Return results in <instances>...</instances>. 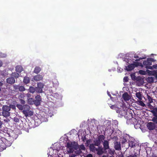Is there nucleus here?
Instances as JSON below:
<instances>
[{"label": "nucleus", "mask_w": 157, "mask_h": 157, "mask_svg": "<svg viewBox=\"0 0 157 157\" xmlns=\"http://www.w3.org/2000/svg\"><path fill=\"white\" fill-rule=\"evenodd\" d=\"M128 138H127V136H124L123 139L122 141V144H124L128 140Z\"/></svg>", "instance_id": "30"}, {"label": "nucleus", "mask_w": 157, "mask_h": 157, "mask_svg": "<svg viewBox=\"0 0 157 157\" xmlns=\"http://www.w3.org/2000/svg\"><path fill=\"white\" fill-rule=\"evenodd\" d=\"M97 151V153L98 155H101L103 153V148L101 147H98L95 149Z\"/></svg>", "instance_id": "13"}, {"label": "nucleus", "mask_w": 157, "mask_h": 157, "mask_svg": "<svg viewBox=\"0 0 157 157\" xmlns=\"http://www.w3.org/2000/svg\"><path fill=\"white\" fill-rule=\"evenodd\" d=\"M103 147L105 150L108 149L109 148V142L107 140H104L103 144Z\"/></svg>", "instance_id": "10"}, {"label": "nucleus", "mask_w": 157, "mask_h": 157, "mask_svg": "<svg viewBox=\"0 0 157 157\" xmlns=\"http://www.w3.org/2000/svg\"><path fill=\"white\" fill-rule=\"evenodd\" d=\"M110 108L112 109H115V110L116 109H117V108L116 107V105H111L110 106Z\"/></svg>", "instance_id": "42"}, {"label": "nucleus", "mask_w": 157, "mask_h": 157, "mask_svg": "<svg viewBox=\"0 0 157 157\" xmlns=\"http://www.w3.org/2000/svg\"><path fill=\"white\" fill-rule=\"evenodd\" d=\"M147 127L149 130H154L155 127L154 123L152 122H148L147 124Z\"/></svg>", "instance_id": "6"}, {"label": "nucleus", "mask_w": 157, "mask_h": 157, "mask_svg": "<svg viewBox=\"0 0 157 157\" xmlns=\"http://www.w3.org/2000/svg\"><path fill=\"white\" fill-rule=\"evenodd\" d=\"M19 101L20 103L24 105L25 103V101L22 99H19Z\"/></svg>", "instance_id": "37"}, {"label": "nucleus", "mask_w": 157, "mask_h": 157, "mask_svg": "<svg viewBox=\"0 0 157 157\" xmlns=\"http://www.w3.org/2000/svg\"><path fill=\"white\" fill-rule=\"evenodd\" d=\"M138 102L139 104L142 106L144 107L145 106V105L144 104V102L141 101V100H140Z\"/></svg>", "instance_id": "32"}, {"label": "nucleus", "mask_w": 157, "mask_h": 157, "mask_svg": "<svg viewBox=\"0 0 157 157\" xmlns=\"http://www.w3.org/2000/svg\"><path fill=\"white\" fill-rule=\"evenodd\" d=\"M128 144L129 146L131 147H136V146L139 147V144L135 141L129 140Z\"/></svg>", "instance_id": "7"}, {"label": "nucleus", "mask_w": 157, "mask_h": 157, "mask_svg": "<svg viewBox=\"0 0 157 157\" xmlns=\"http://www.w3.org/2000/svg\"><path fill=\"white\" fill-rule=\"evenodd\" d=\"M20 97H21V98H23L24 97V95L23 94H21L20 96Z\"/></svg>", "instance_id": "52"}, {"label": "nucleus", "mask_w": 157, "mask_h": 157, "mask_svg": "<svg viewBox=\"0 0 157 157\" xmlns=\"http://www.w3.org/2000/svg\"><path fill=\"white\" fill-rule=\"evenodd\" d=\"M152 121L154 122L157 124V116L154 117L152 118Z\"/></svg>", "instance_id": "33"}, {"label": "nucleus", "mask_w": 157, "mask_h": 157, "mask_svg": "<svg viewBox=\"0 0 157 157\" xmlns=\"http://www.w3.org/2000/svg\"><path fill=\"white\" fill-rule=\"evenodd\" d=\"M94 142L95 145L98 147L100 146L101 144V142L98 139L94 141Z\"/></svg>", "instance_id": "20"}, {"label": "nucleus", "mask_w": 157, "mask_h": 157, "mask_svg": "<svg viewBox=\"0 0 157 157\" xmlns=\"http://www.w3.org/2000/svg\"><path fill=\"white\" fill-rule=\"evenodd\" d=\"M105 138V137L103 135H100L98 137V139L99 140V141L101 142H102L103 140H104Z\"/></svg>", "instance_id": "25"}, {"label": "nucleus", "mask_w": 157, "mask_h": 157, "mask_svg": "<svg viewBox=\"0 0 157 157\" xmlns=\"http://www.w3.org/2000/svg\"><path fill=\"white\" fill-rule=\"evenodd\" d=\"M152 72H153V75H154V74L156 75V78L157 79V73H156V72L155 71H152Z\"/></svg>", "instance_id": "49"}, {"label": "nucleus", "mask_w": 157, "mask_h": 157, "mask_svg": "<svg viewBox=\"0 0 157 157\" xmlns=\"http://www.w3.org/2000/svg\"><path fill=\"white\" fill-rule=\"evenodd\" d=\"M29 91L30 92L33 94L36 91V88H34L33 86H30L29 89Z\"/></svg>", "instance_id": "24"}, {"label": "nucleus", "mask_w": 157, "mask_h": 157, "mask_svg": "<svg viewBox=\"0 0 157 157\" xmlns=\"http://www.w3.org/2000/svg\"><path fill=\"white\" fill-rule=\"evenodd\" d=\"M134 57L136 58H138L139 57L138 56H135Z\"/></svg>", "instance_id": "58"}, {"label": "nucleus", "mask_w": 157, "mask_h": 157, "mask_svg": "<svg viewBox=\"0 0 157 157\" xmlns=\"http://www.w3.org/2000/svg\"><path fill=\"white\" fill-rule=\"evenodd\" d=\"M126 112L124 110H121V113L120 114H119L120 116H124L126 114Z\"/></svg>", "instance_id": "31"}, {"label": "nucleus", "mask_w": 157, "mask_h": 157, "mask_svg": "<svg viewBox=\"0 0 157 157\" xmlns=\"http://www.w3.org/2000/svg\"><path fill=\"white\" fill-rule=\"evenodd\" d=\"M79 149L80 150H84L85 149V147L83 145H82L80 146Z\"/></svg>", "instance_id": "36"}, {"label": "nucleus", "mask_w": 157, "mask_h": 157, "mask_svg": "<svg viewBox=\"0 0 157 157\" xmlns=\"http://www.w3.org/2000/svg\"><path fill=\"white\" fill-rule=\"evenodd\" d=\"M75 153L79 155L82 153V151L81 150L79 149L78 150H77L75 151Z\"/></svg>", "instance_id": "39"}, {"label": "nucleus", "mask_w": 157, "mask_h": 157, "mask_svg": "<svg viewBox=\"0 0 157 157\" xmlns=\"http://www.w3.org/2000/svg\"><path fill=\"white\" fill-rule=\"evenodd\" d=\"M30 81V79L29 77H24L23 80V82L24 83L27 84Z\"/></svg>", "instance_id": "19"}, {"label": "nucleus", "mask_w": 157, "mask_h": 157, "mask_svg": "<svg viewBox=\"0 0 157 157\" xmlns=\"http://www.w3.org/2000/svg\"><path fill=\"white\" fill-rule=\"evenodd\" d=\"M7 145L10 146L11 145V144H10L9 145Z\"/></svg>", "instance_id": "60"}, {"label": "nucleus", "mask_w": 157, "mask_h": 157, "mask_svg": "<svg viewBox=\"0 0 157 157\" xmlns=\"http://www.w3.org/2000/svg\"><path fill=\"white\" fill-rule=\"evenodd\" d=\"M6 54L0 52V58H4L6 57Z\"/></svg>", "instance_id": "35"}, {"label": "nucleus", "mask_w": 157, "mask_h": 157, "mask_svg": "<svg viewBox=\"0 0 157 157\" xmlns=\"http://www.w3.org/2000/svg\"><path fill=\"white\" fill-rule=\"evenodd\" d=\"M136 96L140 100H141L142 99V94L140 92H137L136 93Z\"/></svg>", "instance_id": "22"}, {"label": "nucleus", "mask_w": 157, "mask_h": 157, "mask_svg": "<svg viewBox=\"0 0 157 157\" xmlns=\"http://www.w3.org/2000/svg\"><path fill=\"white\" fill-rule=\"evenodd\" d=\"M41 68L39 67H36L34 70V72L36 74H38L41 71Z\"/></svg>", "instance_id": "21"}, {"label": "nucleus", "mask_w": 157, "mask_h": 157, "mask_svg": "<svg viewBox=\"0 0 157 157\" xmlns=\"http://www.w3.org/2000/svg\"><path fill=\"white\" fill-rule=\"evenodd\" d=\"M13 87L14 89L15 90H17L18 89L19 86L17 85H14L13 86Z\"/></svg>", "instance_id": "43"}, {"label": "nucleus", "mask_w": 157, "mask_h": 157, "mask_svg": "<svg viewBox=\"0 0 157 157\" xmlns=\"http://www.w3.org/2000/svg\"><path fill=\"white\" fill-rule=\"evenodd\" d=\"M37 87H41V88H43L44 87V85L43 84L40 82L38 83L37 84Z\"/></svg>", "instance_id": "34"}, {"label": "nucleus", "mask_w": 157, "mask_h": 157, "mask_svg": "<svg viewBox=\"0 0 157 157\" xmlns=\"http://www.w3.org/2000/svg\"><path fill=\"white\" fill-rule=\"evenodd\" d=\"M2 62L0 60V67L2 66Z\"/></svg>", "instance_id": "53"}, {"label": "nucleus", "mask_w": 157, "mask_h": 157, "mask_svg": "<svg viewBox=\"0 0 157 157\" xmlns=\"http://www.w3.org/2000/svg\"><path fill=\"white\" fill-rule=\"evenodd\" d=\"M35 100H34V104L36 106H38L40 105L41 98L40 95H37L35 97Z\"/></svg>", "instance_id": "4"}, {"label": "nucleus", "mask_w": 157, "mask_h": 157, "mask_svg": "<svg viewBox=\"0 0 157 157\" xmlns=\"http://www.w3.org/2000/svg\"><path fill=\"white\" fill-rule=\"evenodd\" d=\"M144 72V71H142V70H140L139 71L140 73V74L141 73L143 75H144V74L142 73H141V72Z\"/></svg>", "instance_id": "55"}, {"label": "nucleus", "mask_w": 157, "mask_h": 157, "mask_svg": "<svg viewBox=\"0 0 157 157\" xmlns=\"http://www.w3.org/2000/svg\"><path fill=\"white\" fill-rule=\"evenodd\" d=\"M9 106L10 108V109H16V106L15 105H10Z\"/></svg>", "instance_id": "38"}, {"label": "nucleus", "mask_w": 157, "mask_h": 157, "mask_svg": "<svg viewBox=\"0 0 157 157\" xmlns=\"http://www.w3.org/2000/svg\"><path fill=\"white\" fill-rule=\"evenodd\" d=\"M94 146L95 145L94 144H91L90 145L89 147L91 151H94L95 150L96 148Z\"/></svg>", "instance_id": "26"}, {"label": "nucleus", "mask_w": 157, "mask_h": 157, "mask_svg": "<svg viewBox=\"0 0 157 157\" xmlns=\"http://www.w3.org/2000/svg\"><path fill=\"white\" fill-rule=\"evenodd\" d=\"M103 157H105V156H103Z\"/></svg>", "instance_id": "63"}, {"label": "nucleus", "mask_w": 157, "mask_h": 157, "mask_svg": "<svg viewBox=\"0 0 157 157\" xmlns=\"http://www.w3.org/2000/svg\"><path fill=\"white\" fill-rule=\"evenodd\" d=\"M31 94L29 93H27L26 94V96L28 98H30L31 97Z\"/></svg>", "instance_id": "48"}, {"label": "nucleus", "mask_w": 157, "mask_h": 157, "mask_svg": "<svg viewBox=\"0 0 157 157\" xmlns=\"http://www.w3.org/2000/svg\"><path fill=\"white\" fill-rule=\"evenodd\" d=\"M15 82L14 78L10 77L6 79V82L9 84L12 85L15 83Z\"/></svg>", "instance_id": "8"}, {"label": "nucleus", "mask_w": 157, "mask_h": 157, "mask_svg": "<svg viewBox=\"0 0 157 157\" xmlns=\"http://www.w3.org/2000/svg\"><path fill=\"white\" fill-rule=\"evenodd\" d=\"M14 121L15 122H19V120L18 118L16 117L14 118Z\"/></svg>", "instance_id": "46"}, {"label": "nucleus", "mask_w": 157, "mask_h": 157, "mask_svg": "<svg viewBox=\"0 0 157 157\" xmlns=\"http://www.w3.org/2000/svg\"><path fill=\"white\" fill-rule=\"evenodd\" d=\"M116 112L117 113H118L119 114H120L121 113V109H116Z\"/></svg>", "instance_id": "45"}, {"label": "nucleus", "mask_w": 157, "mask_h": 157, "mask_svg": "<svg viewBox=\"0 0 157 157\" xmlns=\"http://www.w3.org/2000/svg\"><path fill=\"white\" fill-rule=\"evenodd\" d=\"M131 76L132 78V80H135L136 76L135 75V74H131Z\"/></svg>", "instance_id": "41"}, {"label": "nucleus", "mask_w": 157, "mask_h": 157, "mask_svg": "<svg viewBox=\"0 0 157 157\" xmlns=\"http://www.w3.org/2000/svg\"><path fill=\"white\" fill-rule=\"evenodd\" d=\"M86 157H93V155L91 154H90L87 155Z\"/></svg>", "instance_id": "50"}, {"label": "nucleus", "mask_w": 157, "mask_h": 157, "mask_svg": "<svg viewBox=\"0 0 157 157\" xmlns=\"http://www.w3.org/2000/svg\"><path fill=\"white\" fill-rule=\"evenodd\" d=\"M126 70L128 71H131L134 68V64H131L128 66L127 67H126Z\"/></svg>", "instance_id": "14"}, {"label": "nucleus", "mask_w": 157, "mask_h": 157, "mask_svg": "<svg viewBox=\"0 0 157 157\" xmlns=\"http://www.w3.org/2000/svg\"><path fill=\"white\" fill-rule=\"evenodd\" d=\"M19 90L20 91H23L25 90V89L23 86H19L18 88Z\"/></svg>", "instance_id": "29"}, {"label": "nucleus", "mask_w": 157, "mask_h": 157, "mask_svg": "<svg viewBox=\"0 0 157 157\" xmlns=\"http://www.w3.org/2000/svg\"><path fill=\"white\" fill-rule=\"evenodd\" d=\"M42 91V89L41 87L40 88L37 87L36 88V91L37 93H41Z\"/></svg>", "instance_id": "27"}, {"label": "nucleus", "mask_w": 157, "mask_h": 157, "mask_svg": "<svg viewBox=\"0 0 157 157\" xmlns=\"http://www.w3.org/2000/svg\"><path fill=\"white\" fill-rule=\"evenodd\" d=\"M24 109L22 110V113L26 117L30 116H32L33 115V112L29 110L30 107L29 105L26 104L23 105Z\"/></svg>", "instance_id": "1"}, {"label": "nucleus", "mask_w": 157, "mask_h": 157, "mask_svg": "<svg viewBox=\"0 0 157 157\" xmlns=\"http://www.w3.org/2000/svg\"><path fill=\"white\" fill-rule=\"evenodd\" d=\"M2 124V122L1 121H0V128H1Z\"/></svg>", "instance_id": "54"}, {"label": "nucleus", "mask_w": 157, "mask_h": 157, "mask_svg": "<svg viewBox=\"0 0 157 157\" xmlns=\"http://www.w3.org/2000/svg\"><path fill=\"white\" fill-rule=\"evenodd\" d=\"M16 107L20 110H22L23 109V105L19 104H17L16 105Z\"/></svg>", "instance_id": "28"}, {"label": "nucleus", "mask_w": 157, "mask_h": 157, "mask_svg": "<svg viewBox=\"0 0 157 157\" xmlns=\"http://www.w3.org/2000/svg\"><path fill=\"white\" fill-rule=\"evenodd\" d=\"M43 77L41 75H38L34 77L33 79L34 80L36 81H39L42 80Z\"/></svg>", "instance_id": "12"}, {"label": "nucleus", "mask_w": 157, "mask_h": 157, "mask_svg": "<svg viewBox=\"0 0 157 157\" xmlns=\"http://www.w3.org/2000/svg\"><path fill=\"white\" fill-rule=\"evenodd\" d=\"M131 120H136V119L134 118H133L132 117V118L131 119Z\"/></svg>", "instance_id": "56"}, {"label": "nucleus", "mask_w": 157, "mask_h": 157, "mask_svg": "<svg viewBox=\"0 0 157 157\" xmlns=\"http://www.w3.org/2000/svg\"><path fill=\"white\" fill-rule=\"evenodd\" d=\"M78 147H67V150L68 152L69 153H73L74 150H77Z\"/></svg>", "instance_id": "15"}, {"label": "nucleus", "mask_w": 157, "mask_h": 157, "mask_svg": "<svg viewBox=\"0 0 157 157\" xmlns=\"http://www.w3.org/2000/svg\"><path fill=\"white\" fill-rule=\"evenodd\" d=\"M11 76L15 78H17L19 77V75L18 73L14 72L12 73Z\"/></svg>", "instance_id": "23"}, {"label": "nucleus", "mask_w": 157, "mask_h": 157, "mask_svg": "<svg viewBox=\"0 0 157 157\" xmlns=\"http://www.w3.org/2000/svg\"><path fill=\"white\" fill-rule=\"evenodd\" d=\"M115 121V123H117V124H118V122H117V121Z\"/></svg>", "instance_id": "59"}, {"label": "nucleus", "mask_w": 157, "mask_h": 157, "mask_svg": "<svg viewBox=\"0 0 157 157\" xmlns=\"http://www.w3.org/2000/svg\"><path fill=\"white\" fill-rule=\"evenodd\" d=\"M67 147H78V146L73 144L72 143H67Z\"/></svg>", "instance_id": "17"}, {"label": "nucleus", "mask_w": 157, "mask_h": 157, "mask_svg": "<svg viewBox=\"0 0 157 157\" xmlns=\"http://www.w3.org/2000/svg\"><path fill=\"white\" fill-rule=\"evenodd\" d=\"M148 80L150 81L151 82H152L154 81L153 78L152 77L148 78Z\"/></svg>", "instance_id": "47"}, {"label": "nucleus", "mask_w": 157, "mask_h": 157, "mask_svg": "<svg viewBox=\"0 0 157 157\" xmlns=\"http://www.w3.org/2000/svg\"><path fill=\"white\" fill-rule=\"evenodd\" d=\"M106 127L105 128V131H107L109 130V131L111 130V131L110 132V133L112 134L113 132V131L111 128V126L110 124H109V123H108L106 124Z\"/></svg>", "instance_id": "16"}, {"label": "nucleus", "mask_w": 157, "mask_h": 157, "mask_svg": "<svg viewBox=\"0 0 157 157\" xmlns=\"http://www.w3.org/2000/svg\"><path fill=\"white\" fill-rule=\"evenodd\" d=\"M122 97L125 101H128L131 98L130 97L127 92H125L122 95Z\"/></svg>", "instance_id": "9"}, {"label": "nucleus", "mask_w": 157, "mask_h": 157, "mask_svg": "<svg viewBox=\"0 0 157 157\" xmlns=\"http://www.w3.org/2000/svg\"><path fill=\"white\" fill-rule=\"evenodd\" d=\"M34 99L33 98H28L27 99V103L30 105H33L34 104Z\"/></svg>", "instance_id": "18"}, {"label": "nucleus", "mask_w": 157, "mask_h": 157, "mask_svg": "<svg viewBox=\"0 0 157 157\" xmlns=\"http://www.w3.org/2000/svg\"><path fill=\"white\" fill-rule=\"evenodd\" d=\"M140 60V59H136L135 60V61H139Z\"/></svg>", "instance_id": "57"}, {"label": "nucleus", "mask_w": 157, "mask_h": 157, "mask_svg": "<svg viewBox=\"0 0 157 157\" xmlns=\"http://www.w3.org/2000/svg\"><path fill=\"white\" fill-rule=\"evenodd\" d=\"M23 70V67L21 66L18 65L16 67V71L18 73H20Z\"/></svg>", "instance_id": "11"}, {"label": "nucleus", "mask_w": 157, "mask_h": 157, "mask_svg": "<svg viewBox=\"0 0 157 157\" xmlns=\"http://www.w3.org/2000/svg\"><path fill=\"white\" fill-rule=\"evenodd\" d=\"M104 127H105V125H104Z\"/></svg>", "instance_id": "62"}, {"label": "nucleus", "mask_w": 157, "mask_h": 157, "mask_svg": "<svg viewBox=\"0 0 157 157\" xmlns=\"http://www.w3.org/2000/svg\"><path fill=\"white\" fill-rule=\"evenodd\" d=\"M2 114L5 117H8L10 115V108L6 105H4L2 107Z\"/></svg>", "instance_id": "3"}, {"label": "nucleus", "mask_w": 157, "mask_h": 157, "mask_svg": "<svg viewBox=\"0 0 157 157\" xmlns=\"http://www.w3.org/2000/svg\"><path fill=\"white\" fill-rule=\"evenodd\" d=\"M152 67V68H153L155 69L157 68V64L153 65Z\"/></svg>", "instance_id": "51"}, {"label": "nucleus", "mask_w": 157, "mask_h": 157, "mask_svg": "<svg viewBox=\"0 0 157 157\" xmlns=\"http://www.w3.org/2000/svg\"><path fill=\"white\" fill-rule=\"evenodd\" d=\"M139 63L137 62H135L133 64H134V68L135 67H137L139 66Z\"/></svg>", "instance_id": "44"}, {"label": "nucleus", "mask_w": 157, "mask_h": 157, "mask_svg": "<svg viewBox=\"0 0 157 157\" xmlns=\"http://www.w3.org/2000/svg\"><path fill=\"white\" fill-rule=\"evenodd\" d=\"M124 82H127L128 81V77L125 76L123 79Z\"/></svg>", "instance_id": "40"}, {"label": "nucleus", "mask_w": 157, "mask_h": 157, "mask_svg": "<svg viewBox=\"0 0 157 157\" xmlns=\"http://www.w3.org/2000/svg\"><path fill=\"white\" fill-rule=\"evenodd\" d=\"M154 61L153 59L148 58L146 60H145L143 62V64L147 69H152V67L150 65L152 64V62Z\"/></svg>", "instance_id": "2"}, {"label": "nucleus", "mask_w": 157, "mask_h": 157, "mask_svg": "<svg viewBox=\"0 0 157 157\" xmlns=\"http://www.w3.org/2000/svg\"><path fill=\"white\" fill-rule=\"evenodd\" d=\"M108 95H109V96H110V97H111V95H110V94H108Z\"/></svg>", "instance_id": "61"}, {"label": "nucleus", "mask_w": 157, "mask_h": 157, "mask_svg": "<svg viewBox=\"0 0 157 157\" xmlns=\"http://www.w3.org/2000/svg\"><path fill=\"white\" fill-rule=\"evenodd\" d=\"M114 147L116 150L120 151L121 150V144L120 142L116 141L114 143Z\"/></svg>", "instance_id": "5"}]
</instances>
